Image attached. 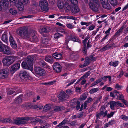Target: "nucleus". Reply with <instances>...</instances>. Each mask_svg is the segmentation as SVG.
Instances as JSON below:
<instances>
[{
	"label": "nucleus",
	"mask_w": 128,
	"mask_h": 128,
	"mask_svg": "<svg viewBox=\"0 0 128 128\" xmlns=\"http://www.w3.org/2000/svg\"><path fill=\"white\" fill-rule=\"evenodd\" d=\"M32 57H30V58H28V59L27 60V63L26 62H23L22 63V66L24 68L30 70V71L32 70Z\"/></svg>",
	"instance_id": "1"
},
{
	"label": "nucleus",
	"mask_w": 128,
	"mask_h": 128,
	"mask_svg": "<svg viewBox=\"0 0 128 128\" xmlns=\"http://www.w3.org/2000/svg\"><path fill=\"white\" fill-rule=\"evenodd\" d=\"M32 119L31 117H27L23 118H19L14 120V122L17 124H26L28 121Z\"/></svg>",
	"instance_id": "2"
},
{
	"label": "nucleus",
	"mask_w": 128,
	"mask_h": 128,
	"mask_svg": "<svg viewBox=\"0 0 128 128\" xmlns=\"http://www.w3.org/2000/svg\"><path fill=\"white\" fill-rule=\"evenodd\" d=\"M28 1L29 0H18L16 6L20 11H22L24 9V5L27 4Z\"/></svg>",
	"instance_id": "3"
},
{
	"label": "nucleus",
	"mask_w": 128,
	"mask_h": 128,
	"mask_svg": "<svg viewBox=\"0 0 128 128\" xmlns=\"http://www.w3.org/2000/svg\"><path fill=\"white\" fill-rule=\"evenodd\" d=\"M20 76L21 79L24 81H26L31 78L29 73L24 70L20 72Z\"/></svg>",
	"instance_id": "4"
},
{
	"label": "nucleus",
	"mask_w": 128,
	"mask_h": 128,
	"mask_svg": "<svg viewBox=\"0 0 128 128\" xmlns=\"http://www.w3.org/2000/svg\"><path fill=\"white\" fill-rule=\"evenodd\" d=\"M14 57L8 56L4 58L2 62L4 65L8 66L11 65L14 62Z\"/></svg>",
	"instance_id": "5"
},
{
	"label": "nucleus",
	"mask_w": 128,
	"mask_h": 128,
	"mask_svg": "<svg viewBox=\"0 0 128 128\" xmlns=\"http://www.w3.org/2000/svg\"><path fill=\"white\" fill-rule=\"evenodd\" d=\"M39 6L41 10L44 11H46L48 9V3L46 0H40L39 2Z\"/></svg>",
	"instance_id": "6"
},
{
	"label": "nucleus",
	"mask_w": 128,
	"mask_h": 128,
	"mask_svg": "<svg viewBox=\"0 0 128 128\" xmlns=\"http://www.w3.org/2000/svg\"><path fill=\"white\" fill-rule=\"evenodd\" d=\"M20 62H16L12 66L10 69V72L11 73L13 74L17 70H19L20 67Z\"/></svg>",
	"instance_id": "7"
},
{
	"label": "nucleus",
	"mask_w": 128,
	"mask_h": 128,
	"mask_svg": "<svg viewBox=\"0 0 128 128\" xmlns=\"http://www.w3.org/2000/svg\"><path fill=\"white\" fill-rule=\"evenodd\" d=\"M35 72L39 76H45L46 74V72L39 67H36L34 69Z\"/></svg>",
	"instance_id": "8"
},
{
	"label": "nucleus",
	"mask_w": 128,
	"mask_h": 128,
	"mask_svg": "<svg viewBox=\"0 0 128 128\" xmlns=\"http://www.w3.org/2000/svg\"><path fill=\"white\" fill-rule=\"evenodd\" d=\"M90 2L89 5L90 8L93 10H97L98 5L97 0H90Z\"/></svg>",
	"instance_id": "9"
},
{
	"label": "nucleus",
	"mask_w": 128,
	"mask_h": 128,
	"mask_svg": "<svg viewBox=\"0 0 128 128\" xmlns=\"http://www.w3.org/2000/svg\"><path fill=\"white\" fill-rule=\"evenodd\" d=\"M8 75V70L7 69L3 70L0 72V78H7Z\"/></svg>",
	"instance_id": "10"
},
{
	"label": "nucleus",
	"mask_w": 128,
	"mask_h": 128,
	"mask_svg": "<svg viewBox=\"0 0 128 128\" xmlns=\"http://www.w3.org/2000/svg\"><path fill=\"white\" fill-rule=\"evenodd\" d=\"M103 7L108 10H110L111 7L108 3V0H100Z\"/></svg>",
	"instance_id": "11"
},
{
	"label": "nucleus",
	"mask_w": 128,
	"mask_h": 128,
	"mask_svg": "<svg viewBox=\"0 0 128 128\" xmlns=\"http://www.w3.org/2000/svg\"><path fill=\"white\" fill-rule=\"evenodd\" d=\"M18 34L21 36L24 35L27 32L26 28L24 27H21L17 31Z\"/></svg>",
	"instance_id": "12"
},
{
	"label": "nucleus",
	"mask_w": 128,
	"mask_h": 128,
	"mask_svg": "<svg viewBox=\"0 0 128 128\" xmlns=\"http://www.w3.org/2000/svg\"><path fill=\"white\" fill-rule=\"evenodd\" d=\"M54 70L57 72H60L61 70V66L58 63H54L53 66Z\"/></svg>",
	"instance_id": "13"
},
{
	"label": "nucleus",
	"mask_w": 128,
	"mask_h": 128,
	"mask_svg": "<svg viewBox=\"0 0 128 128\" xmlns=\"http://www.w3.org/2000/svg\"><path fill=\"white\" fill-rule=\"evenodd\" d=\"M29 37H30L31 39H32V40L34 42H36L37 41L38 38L35 35V33L34 31L28 34Z\"/></svg>",
	"instance_id": "14"
},
{
	"label": "nucleus",
	"mask_w": 128,
	"mask_h": 128,
	"mask_svg": "<svg viewBox=\"0 0 128 128\" xmlns=\"http://www.w3.org/2000/svg\"><path fill=\"white\" fill-rule=\"evenodd\" d=\"M80 11V9L77 6H72L71 9V11L72 13H76Z\"/></svg>",
	"instance_id": "15"
},
{
	"label": "nucleus",
	"mask_w": 128,
	"mask_h": 128,
	"mask_svg": "<svg viewBox=\"0 0 128 128\" xmlns=\"http://www.w3.org/2000/svg\"><path fill=\"white\" fill-rule=\"evenodd\" d=\"M66 122V120H64L58 125L56 126V128H58L60 126L59 128H68V127L66 126H62V125L65 124Z\"/></svg>",
	"instance_id": "16"
},
{
	"label": "nucleus",
	"mask_w": 128,
	"mask_h": 128,
	"mask_svg": "<svg viewBox=\"0 0 128 128\" xmlns=\"http://www.w3.org/2000/svg\"><path fill=\"white\" fill-rule=\"evenodd\" d=\"M4 50L2 52L3 53L6 54H10L11 52L10 49L8 46H5Z\"/></svg>",
	"instance_id": "17"
},
{
	"label": "nucleus",
	"mask_w": 128,
	"mask_h": 128,
	"mask_svg": "<svg viewBox=\"0 0 128 128\" xmlns=\"http://www.w3.org/2000/svg\"><path fill=\"white\" fill-rule=\"evenodd\" d=\"M45 60L51 64L54 61V58L52 56H47L45 57Z\"/></svg>",
	"instance_id": "18"
},
{
	"label": "nucleus",
	"mask_w": 128,
	"mask_h": 128,
	"mask_svg": "<svg viewBox=\"0 0 128 128\" xmlns=\"http://www.w3.org/2000/svg\"><path fill=\"white\" fill-rule=\"evenodd\" d=\"M72 7V6H70L68 3L65 4H64V8L65 11L68 12L70 11H71Z\"/></svg>",
	"instance_id": "19"
},
{
	"label": "nucleus",
	"mask_w": 128,
	"mask_h": 128,
	"mask_svg": "<svg viewBox=\"0 0 128 128\" xmlns=\"http://www.w3.org/2000/svg\"><path fill=\"white\" fill-rule=\"evenodd\" d=\"M53 56L57 59H60L62 58V54L58 53H55L52 55Z\"/></svg>",
	"instance_id": "20"
},
{
	"label": "nucleus",
	"mask_w": 128,
	"mask_h": 128,
	"mask_svg": "<svg viewBox=\"0 0 128 128\" xmlns=\"http://www.w3.org/2000/svg\"><path fill=\"white\" fill-rule=\"evenodd\" d=\"M39 31L41 33H46L49 31L48 28L43 27L41 28L39 30Z\"/></svg>",
	"instance_id": "21"
},
{
	"label": "nucleus",
	"mask_w": 128,
	"mask_h": 128,
	"mask_svg": "<svg viewBox=\"0 0 128 128\" xmlns=\"http://www.w3.org/2000/svg\"><path fill=\"white\" fill-rule=\"evenodd\" d=\"M124 28V26H122L120 28V29L119 30H118V31L115 34V35L118 36H119L122 33V31Z\"/></svg>",
	"instance_id": "22"
},
{
	"label": "nucleus",
	"mask_w": 128,
	"mask_h": 128,
	"mask_svg": "<svg viewBox=\"0 0 128 128\" xmlns=\"http://www.w3.org/2000/svg\"><path fill=\"white\" fill-rule=\"evenodd\" d=\"M58 6L59 8H62L64 7V3L62 2L61 0H59L57 3Z\"/></svg>",
	"instance_id": "23"
},
{
	"label": "nucleus",
	"mask_w": 128,
	"mask_h": 128,
	"mask_svg": "<svg viewBox=\"0 0 128 128\" xmlns=\"http://www.w3.org/2000/svg\"><path fill=\"white\" fill-rule=\"evenodd\" d=\"M10 13L13 15H14L17 13V11L14 8H10L9 10Z\"/></svg>",
	"instance_id": "24"
},
{
	"label": "nucleus",
	"mask_w": 128,
	"mask_h": 128,
	"mask_svg": "<svg viewBox=\"0 0 128 128\" xmlns=\"http://www.w3.org/2000/svg\"><path fill=\"white\" fill-rule=\"evenodd\" d=\"M118 64V61H115L113 62H110L109 64L110 66H112L114 67L117 66Z\"/></svg>",
	"instance_id": "25"
},
{
	"label": "nucleus",
	"mask_w": 128,
	"mask_h": 128,
	"mask_svg": "<svg viewBox=\"0 0 128 128\" xmlns=\"http://www.w3.org/2000/svg\"><path fill=\"white\" fill-rule=\"evenodd\" d=\"M110 105L111 108L112 110H114V106L116 105V102L114 101L111 102L110 103Z\"/></svg>",
	"instance_id": "26"
},
{
	"label": "nucleus",
	"mask_w": 128,
	"mask_h": 128,
	"mask_svg": "<svg viewBox=\"0 0 128 128\" xmlns=\"http://www.w3.org/2000/svg\"><path fill=\"white\" fill-rule=\"evenodd\" d=\"M50 108V105L46 104L43 108V110L45 111L49 110Z\"/></svg>",
	"instance_id": "27"
},
{
	"label": "nucleus",
	"mask_w": 128,
	"mask_h": 128,
	"mask_svg": "<svg viewBox=\"0 0 128 128\" xmlns=\"http://www.w3.org/2000/svg\"><path fill=\"white\" fill-rule=\"evenodd\" d=\"M34 121L36 122H39L40 123H41L42 121V120L40 118V117H39L36 118H34Z\"/></svg>",
	"instance_id": "28"
},
{
	"label": "nucleus",
	"mask_w": 128,
	"mask_h": 128,
	"mask_svg": "<svg viewBox=\"0 0 128 128\" xmlns=\"http://www.w3.org/2000/svg\"><path fill=\"white\" fill-rule=\"evenodd\" d=\"M56 81L53 80L47 82H45L43 83L44 84H46L49 85H51L55 83Z\"/></svg>",
	"instance_id": "29"
},
{
	"label": "nucleus",
	"mask_w": 128,
	"mask_h": 128,
	"mask_svg": "<svg viewBox=\"0 0 128 128\" xmlns=\"http://www.w3.org/2000/svg\"><path fill=\"white\" fill-rule=\"evenodd\" d=\"M102 80V79L101 78L97 80H96V81L94 83L92 84L91 85V86H94L95 85L98 83H99L100 82H101Z\"/></svg>",
	"instance_id": "30"
},
{
	"label": "nucleus",
	"mask_w": 128,
	"mask_h": 128,
	"mask_svg": "<svg viewBox=\"0 0 128 128\" xmlns=\"http://www.w3.org/2000/svg\"><path fill=\"white\" fill-rule=\"evenodd\" d=\"M16 102L17 103H20L22 102V99L21 96H18L15 99Z\"/></svg>",
	"instance_id": "31"
},
{
	"label": "nucleus",
	"mask_w": 128,
	"mask_h": 128,
	"mask_svg": "<svg viewBox=\"0 0 128 128\" xmlns=\"http://www.w3.org/2000/svg\"><path fill=\"white\" fill-rule=\"evenodd\" d=\"M62 35L59 33L57 32L56 33L54 36V38H58L62 36Z\"/></svg>",
	"instance_id": "32"
},
{
	"label": "nucleus",
	"mask_w": 128,
	"mask_h": 128,
	"mask_svg": "<svg viewBox=\"0 0 128 128\" xmlns=\"http://www.w3.org/2000/svg\"><path fill=\"white\" fill-rule=\"evenodd\" d=\"M10 45L13 48H15L17 47L16 44L14 41L11 42H10Z\"/></svg>",
	"instance_id": "33"
},
{
	"label": "nucleus",
	"mask_w": 128,
	"mask_h": 128,
	"mask_svg": "<svg viewBox=\"0 0 128 128\" xmlns=\"http://www.w3.org/2000/svg\"><path fill=\"white\" fill-rule=\"evenodd\" d=\"M92 24L91 22H80V24L82 25H85L86 26H89V25L91 24Z\"/></svg>",
	"instance_id": "34"
},
{
	"label": "nucleus",
	"mask_w": 128,
	"mask_h": 128,
	"mask_svg": "<svg viewBox=\"0 0 128 128\" xmlns=\"http://www.w3.org/2000/svg\"><path fill=\"white\" fill-rule=\"evenodd\" d=\"M98 90V88H94L90 90L89 92L90 94H93L94 92H97Z\"/></svg>",
	"instance_id": "35"
},
{
	"label": "nucleus",
	"mask_w": 128,
	"mask_h": 128,
	"mask_svg": "<svg viewBox=\"0 0 128 128\" xmlns=\"http://www.w3.org/2000/svg\"><path fill=\"white\" fill-rule=\"evenodd\" d=\"M10 4L12 6L15 5L17 4H16V0H9Z\"/></svg>",
	"instance_id": "36"
},
{
	"label": "nucleus",
	"mask_w": 128,
	"mask_h": 128,
	"mask_svg": "<svg viewBox=\"0 0 128 128\" xmlns=\"http://www.w3.org/2000/svg\"><path fill=\"white\" fill-rule=\"evenodd\" d=\"M90 63L89 60L88 58L85 61V63L83 66H82V67H84L88 65Z\"/></svg>",
	"instance_id": "37"
},
{
	"label": "nucleus",
	"mask_w": 128,
	"mask_h": 128,
	"mask_svg": "<svg viewBox=\"0 0 128 128\" xmlns=\"http://www.w3.org/2000/svg\"><path fill=\"white\" fill-rule=\"evenodd\" d=\"M68 16H60L58 18V20H60L66 19H68Z\"/></svg>",
	"instance_id": "38"
},
{
	"label": "nucleus",
	"mask_w": 128,
	"mask_h": 128,
	"mask_svg": "<svg viewBox=\"0 0 128 128\" xmlns=\"http://www.w3.org/2000/svg\"><path fill=\"white\" fill-rule=\"evenodd\" d=\"M2 40L5 42H6L8 40V38L6 35H3L2 37Z\"/></svg>",
	"instance_id": "39"
},
{
	"label": "nucleus",
	"mask_w": 128,
	"mask_h": 128,
	"mask_svg": "<svg viewBox=\"0 0 128 128\" xmlns=\"http://www.w3.org/2000/svg\"><path fill=\"white\" fill-rule=\"evenodd\" d=\"M48 40L47 39H44L42 41V42L44 44L42 45L43 46H46V44L48 43Z\"/></svg>",
	"instance_id": "40"
},
{
	"label": "nucleus",
	"mask_w": 128,
	"mask_h": 128,
	"mask_svg": "<svg viewBox=\"0 0 128 128\" xmlns=\"http://www.w3.org/2000/svg\"><path fill=\"white\" fill-rule=\"evenodd\" d=\"M110 48V46L108 44H107L106 46H104V47L102 48L101 49V50L102 51H105L106 50Z\"/></svg>",
	"instance_id": "41"
},
{
	"label": "nucleus",
	"mask_w": 128,
	"mask_h": 128,
	"mask_svg": "<svg viewBox=\"0 0 128 128\" xmlns=\"http://www.w3.org/2000/svg\"><path fill=\"white\" fill-rule=\"evenodd\" d=\"M62 109V106H61L56 107L54 108V111L55 112H58L61 110Z\"/></svg>",
	"instance_id": "42"
},
{
	"label": "nucleus",
	"mask_w": 128,
	"mask_h": 128,
	"mask_svg": "<svg viewBox=\"0 0 128 128\" xmlns=\"http://www.w3.org/2000/svg\"><path fill=\"white\" fill-rule=\"evenodd\" d=\"M107 114V111H106L105 112L101 111L99 114L100 116H105Z\"/></svg>",
	"instance_id": "43"
},
{
	"label": "nucleus",
	"mask_w": 128,
	"mask_h": 128,
	"mask_svg": "<svg viewBox=\"0 0 128 128\" xmlns=\"http://www.w3.org/2000/svg\"><path fill=\"white\" fill-rule=\"evenodd\" d=\"M120 118L125 120H128V118L124 115H122L120 116Z\"/></svg>",
	"instance_id": "44"
},
{
	"label": "nucleus",
	"mask_w": 128,
	"mask_h": 128,
	"mask_svg": "<svg viewBox=\"0 0 128 128\" xmlns=\"http://www.w3.org/2000/svg\"><path fill=\"white\" fill-rule=\"evenodd\" d=\"M87 98L86 95L85 94H83L81 96L80 100H85Z\"/></svg>",
	"instance_id": "45"
},
{
	"label": "nucleus",
	"mask_w": 128,
	"mask_h": 128,
	"mask_svg": "<svg viewBox=\"0 0 128 128\" xmlns=\"http://www.w3.org/2000/svg\"><path fill=\"white\" fill-rule=\"evenodd\" d=\"M2 3L3 5H4L5 3H6V4L7 5H8L9 4L8 0H1L0 3L1 4Z\"/></svg>",
	"instance_id": "46"
},
{
	"label": "nucleus",
	"mask_w": 128,
	"mask_h": 128,
	"mask_svg": "<svg viewBox=\"0 0 128 128\" xmlns=\"http://www.w3.org/2000/svg\"><path fill=\"white\" fill-rule=\"evenodd\" d=\"M116 105H117L119 106L122 107H123L124 106V104L121 103L120 102L118 101L116 102Z\"/></svg>",
	"instance_id": "47"
},
{
	"label": "nucleus",
	"mask_w": 128,
	"mask_h": 128,
	"mask_svg": "<svg viewBox=\"0 0 128 128\" xmlns=\"http://www.w3.org/2000/svg\"><path fill=\"white\" fill-rule=\"evenodd\" d=\"M5 46L4 44L0 45V51L2 52L4 50V47Z\"/></svg>",
	"instance_id": "48"
},
{
	"label": "nucleus",
	"mask_w": 128,
	"mask_h": 128,
	"mask_svg": "<svg viewBox=\"0 0 128 128\" xmlns=\"http://www.w3.org/2000/svg\"><path fill=\"white\" fill-rule=\"evenodd\" d=\"M65 93L64 91L62 92L60 94V96H61L62 98L65 96Z\"/></svg>",
	"instance_id": "49"
},
{
	"label": "nucleus",
	"mask_w": 128,
	"mask_h": 128,
	"mask_svg": "<svg viewBox=\"0 0 128 128\" xmlns=\"http://www.w3.org/2000/svg\"><path fill=\"white\" fill-rule=\"evenodd\" d=\"M123 88L122 86L119 85L118 84H116L115 86V88L117 89L118 90H120Z\"/></svg>",
	"instance_id": "50"
},
{
	"label": "nucleus",
	"mask_w": 128,
	"mask_h": 128,
	"mask_svg": "<svg viewBox=\"0 0 128 128\" xmlns=\"http://www.w3.org/2000/svg\"><path fill=\"white\" fill-rule=\"evenodd\" d=\"M66 26L68 28L70 29L73 28H74V26L70 24H67Z\"/></svg>",
	"instance_id": "51"
},
{
	"label": "nucleus",
	"mask_w": 128,
	"mask_h": 128,
	"mask_svg": "<svg viewBox=\"0 0 128 128\" xmlns=\"http://www.w3.org/2000/svg\"><path fill=\"white\" fill-rule=\"evenodd\" d=\"M94 28L95 26L94 25H91L88 26V30H92L94 29Z\"/></svg>",
	"instance_id": "52"
},
{
	"label": "nucleus",
	"mask_w": 128,
	"mask_h": 128,
	"mask_svg": "<svg viewBox=\"0 0 128 128\" xmlns=\"http://www.w3.org/2000/svg\"><path fill=\"white\" fill-rule=\"evenodd\" d=\"M71 1V3L74 5L77 4L78 2L77 0H69Z\"/></svg>",
	"instance_id": "53"
},
{
	"label": "nucleus",
	"mask_w": 128,
	"mask_h": 128,
	"mask_svg": "<svg viewBox=\"0 0 128 128\" xmlns=\"http://www.w3.org/2000/svg\"><path fill=\"white\" fill-rule=\"evenodd\" d=\"M90 74V72H86L84 75L83 76V78H85L87 77Z\"/></svg>",
	"instance_id": "54"
},
{
	"label": "nucleus",
	"mask_w": 128,
	"mask_h": 128,
	"mask_svg": "<svg viewBox=\"0 0 128 128\" xmlns=\"http://www.w3.org/2000/svg\"><path fill=\"white\" fill-rule=\"evenodd\" d=\"M117 95L118 96H119V98H118L119 100H123L124 99V97L122 95L119 94H117Z\"/></svg>",
	"instance_id": "55"
},
{
	"label": "nucleus",
	"mask_w": 128,
	"mask_h": 128,
	"mask_svg": "<svg viewBox=\"0 0 128 128\" xmlns=\"http://www.w3.org/2000/svg\"><path fill=\"white\" fill-rule=\"evenodd\" d=\"M15 91L13 90L12 89L7 92V94H9L11 95L13 94Z\"/></svg>",
	"instance_id": "56"
},
{
	"label": "nucleus",
	"mask_w": 128,
	"mask_h": 128,
	"mask_svg": "<svg viewBox=\"0 0 128 128\" xmlns=\"http://www.w3.org/2000/svg\"><path fill=\"white\" fill-rule=\"evenodd\" d=\"M68 19H70L74 20H76V18L74 17L73 16H68Z\"/></svg>",
	"instance_id": "57"
},
{
	"label": "nucleus",
	"mask_w": 128,
	"mask_h": 128,
	"mask_svg": "<svg viewBox=\"0 0 128 128\" xmlns=\"http://www.w3.org/2000/svg\"><path fill=\"white\" fill-rule=\"evenodd\" d=\"M41 62H42V64L40 62L39 63L40 65L43 66L44 67H46V66H45V63L44 61H42Z\"/></svg>",
	"instance_id": "58"
},
{
	"label": "nucleus",
	"mask_w": 128,
	"mask_h": 128,
	"mask_svg": "<svg viewBox=\"0 0 128 128\" xmlns=\"http://www.w3.org/2000/svg\"><path fill=\"white\" fill-rule=\"evenodd\" d=\"M80 102H78L77 103V105L76 107V109L78 110L80 108Z\"/></svg>",
	"instance_id": "59"
},
{
	"label": "nucleus",
	"mask_w": 128,
	"mask_h": 128,
	"mask_svg": "<svg viewBox=\"0 0 128 128\" xmlns=\"http://www.w3.org/2000/svg\"><path fill=\"white\" fill-rule=\"evenodd\" d=\"M111 30V28H109L107 30H106L105 32V34H107L109 35L110 34V31Z\"/></svg>",
	"instance_id": "60"
},
{
	"label": "nucleus",
	"mask_w": 128,
	"mask_h": 128,
	"mask_svg": "<svg viewBox=\"0 0 128 128\" xmlns=\"http://www.w3.org/2000/svg\"><path fill=\"white\" fill-rule=\"evenodd\" d=\"M88 40V39L87 38H86L84 40L83 42V43L84 44V46H86V42H87V40Z\"/></svg>",
	"instance_id": "61"
},
{
	"label": "nucleus",
	"mask_w": 128,
	"mask_h": 128,
	"mask_svg": "<svg viewBox=\"0 0 128 128\" xmlns=\"http://www.w3.org/2000/svg\"><path fill=\"white\" fill-rule=\"evenodd\" d=\"M92 100V98H89L88 99L86 102L87 103H89Z\"/></svg>",
	"instance_id": "62"
},
{
	"label": "nucleus",
	"mask_w": 128,
	"mask_h": 128,
	"mask_svg": "<svg viewBox=\"0 0 128 128\" xmlns=\"http://www.w3.org/2000/svg\"><path fill=\"white\" fill-rule=\"evenodd\" d=\"M66 93L68 94H70L72 92V91L70 90H66Z\"/></svg>",
	"instance_id": "63"
},
{
	"label": "nucleus",
	"mask_w": 128,
	"mask_h": 128,
	"mask_svg": "<svg viewBox=\"0 0 128 128\" xmlns=\"http://www.w3.org/2000/svg\"><path fill=\"white\" fill-rule=\"evenodd\" d=\"M76 81V80H73L72 81V82H71L69 84H68L67 85V86H70V85H71V84H73Z\"/></svg>",
	"instance_id": "64"
}]
</instances>
